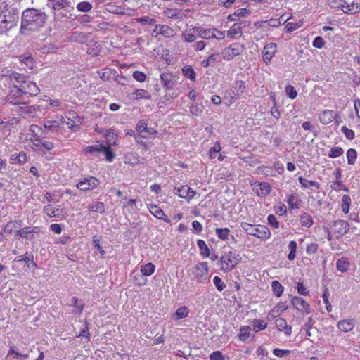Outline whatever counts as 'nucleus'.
Returning a JSON list of instances; mask_svg holds the SVG:
<instances>
[{
  "mask_svg": "<svg viewBox=\"0 0 360 360\" xmlns=\"http://www.w3.org/2000/svg\"><path fill=\"white\" fill-rule=\"evenodd\" d=\"M46 19L47 15L44 12L34 8L26 9L22 15L21 32L27 34L29 31L43 27Z\"/></svg>",
  "mask_w": 360,
  "mask_h": 360,
  "instance_id": "nucleus-1",
  "label": "nucleus"
},
{
  "mask_svg": "<svg viewBox=\"0 0 360 360\" xmlns=\"http://www.w3.org/2000/svg\"><path fill=\"white\" fill-rule=\"evenodd\" d=\"M241 260L240 254L236 250L224 253L220 259V269L224 272L231 271Z\"/></svg>",
  "mask_w": 360,
  "mask_h": 360,
  "instance_id": "nucleus-2",
  "label": "nucleus"
},
{
  "mask_svg": "<svg viewBox=\"0 0 360 360\" xmlns=\"http://www.w3.org/2000/svg\"><path fill=\"white\" fill-rule=\"evenodd\" d=\"M240 226L248 235L255 236L261 240H267L271 235L269 228L264 225H252L247 222H242Z\"/></svg>",
  "mask_w": 360,
  "mask_h": 360,
  "instance_id": "nucleus-3",
  "label": "nucleus"
},
{
  "mask_svg": "<svg viewBox=\"0 0 360 360\" xmlns=\"http://www.w3.org/2000/svg\"><path fill=\"white\" fill-rule=\"evenodd\" d=\"M18 16L9 10H4L0 13V34L6 33L17 25Z\"/></svg>",
  "mask_w": 360,
  "mask_h": 360,
  "instance_id": "nucleus-4",
  "label": "nucleus"
},
{
  "mask_svg": "<svg viewBox=\"0 0 360 360\" xmlns=\"http://www.w3.org/2000/svg\"><path fill=\"white\" fill-rule=\"evenodd\" d=\"M193 30L198 34L199 37L204 39L222 40L225 37V32L217 28L205 29L201 27H195Z\"/></svg>",
  "mask_w": 360,
  "mask_h": 360,
  "instance_id": "nucleus-5",
  "label": "nucleus"
},
{
  "mask_svg": "<svg viewBox=\"0 0 360 360\" xmlns=\"http://www.w3.org/2000/svg\"><path fill=\"white\" fill-rule=\"evenodd\" d=\"M243 51L244 46L240 43L235 42L222 50L221 56L224 60L230 61L235 57L240 56Z\"/></svg>",
  "mask_w": 360,
  "mask_h": 360,
  "instance_id": "nucleus-6",
  "label": "nucleus"
},
{
  "mask_svg": "<svg viewBox=\"0 0 360 360\" xmlns=\"http://www.w3.org/2000/svg\"><path fill=\"white\" fill-rule=\"evenodd\" d=\"M193 274L198 282L206 283L210 278L207 263L205 262H198L193 267Z\"/></svg>",
  "mask_w": 360,
  "mask_h": 360,
  "instance_id": "nucleus-7",
  "label": "nucleus"
},
{
  "mask_svg": "<svg viewBox=\"0 0 360 360\" xmlns=\"http://www.w3.org/2000/svg\"><path fill=\"white\" fill-rule=\"evenodd\" d=\"M292 307L302 314H309L312 309L309 303L302 297L293 296L290 300Z\"/></svg>",
  "mask_w": 360,
  "mask_h": 360,
  "instance_id": "nucleus-8",
  "label": "nucleus"
},
{
  "mask_svg": "<svg viewBox=\"0 0 360 360\" xmlns=\"http://www.w3.org/2000/svg\"><path fill=\"white\" fill-rule=\"evenodd\" d=\"M99 77L103 81L111 82L114 80L117 82H120L119 78L124 79L122 76L119 75L116 70L112 68H104L97 72Z\"/></svg>",
  "mask_w": 360,
  "mask_h": 360,
  "instance_id": "nucleus-9",
  "label": "nucleus"
},
{
  "mask_svg": "<svg viewBox=\"0 0 360 360\" xmlns=\"http://www.w3.org/2000/svg\"><path fill=\"white\" fill-rule=\"evenodd\" d=\"M99 184V180L97 178L89 176L79 181L76 186L82 191H87L96 188Z\"/></svg>",
  "mask_w": 360,
  "mask_h": 360,
  "instance_id": "nucleus-10",
  "label": "nucleus"
},
{
  "mask_svg": "<svg viewBox=\"0 0 360 360\" xmlns=\"http://www.w3.org/2000/svg\"><path fill=\"white\" fill-rule=\"evenodd\" d=\"M162 35L165 37L172 38L175 35V31L171 27L167 25L157 24L152 32L153 37Z\"/></svg>",
  "mask_w": 360,
  "mask_h": 360,
  "instance_id": "nucleus-11",
  "label": "nucleus"
},
{
  "mask_svg": "<svg viewBox=\"0 0 360 360\" xmlns=\"http://www.w3.org/2000/svg\"><path fill=\"white\" fill-rule=\"evenodd\" d=\"M277 52V44L274 42L266 44L262 51V59L266 65H269Z\"/></svg>",
  "mask_w": 360,
  "mask_h": 360,
  "instance_id": "nucleus-12",
  "label": "nucleus"
},
{
  "mask_svg": "<svg viewBox=\"0 0 360 360\" xmlns=\"http://www.w3.org/2000/svg\"><path fill=\"white\" fill-rule=\"evenodd\" d=\"M23 92L24 91H22L21 84L18 86L15 84H13L6 97L7 101L11 104H18L19 99L24 96Z\"/></svg>",
  "mask_w": 360,
  "mask_h": 360,
  "instance_id": "nucleus-13",
  "label": "nucleus"
},
{
  "mask_svg": "<svg viewBox=\"0 0 360 360\" xmlns=\"http://www.w3.org/2000/svg\"><path fill=\"white\" fill-rule=\"evenodd\" d=\"M174 194L181 198L186 199L190 201L195 195L196 192L190 188L188 185L176 186L174 189Z\"/></svg>",
  "mask_w": 360,
  "mask_h": 360,
  "instance_id": "nucleus-14",
  "label": "nucleus"
},
{
  "mask_svg": "<svg viewBox=\"0 0 360 360\" xmlns=\"http://www.w3.org/2000/svg\"><path fill=\"white\" fill-rule=\"evenodd\" d=\"M338 8L346 14H356L360 11V5L358 3L354 1H349V0H345L342 1L339 5Z\"/></svg>",
  "mask_w": 360,
  "mask_h": 360,
  "instance_id": "nucleus-15",
  "label": "nucleus"
},
{
  "mask_svg": "<svg viewBox=\"0 0 360 360\" xmlns=\"http://www.w3.org/2000/svg\"><path fill=\"white\" fill-rule=\"evenodd\" d=\"M136 130L139 134L137 136H141L143 139L148 138V136L146 134V132H149V134L153 136H155L157 134V131L154 128L148 127L147 124L144 121H140L137 123Z\"/></svg>",
  "mask_w": 360,
  "mask_h": 360,
  "instance_id": "nucleus-16",
  "label": "nucleus"
},
{
  "mask_svg": "<svg viewBox=\"0 0 360 360\" xmlns=\"http://www.w3.org/2000/svg\"><path fill=\"white\" fill-rule=\"evenodd\" d=\"M337 113L332 110H324L319 115V118L322 124L327 125L331 123L333 120L337 118Z\"/></svg>",
  "mask_w": 360,
  "mask_h": 360,
  "instance_id": "nucleus-17",
  "label": "nucleus"
},
{
  "mask_svg": "<svg viewBox=\"0 0 360 360\" xmlns=\"http://www.w3.org/2000/svg\"><path fill=\"white\" fill-rule=\"evenodd\" d=\"M39 232V228L37 226H27L22 228L16 232V237L32 240L33 233Z\"/></svg>",
  "mask_w": 360,
  "mask_h": 360,
  "instance_id": "nucleus-18",
  "label": "nucleus"
},
{
  "mask_svg": "<svg viewBox=\"0 0 360 360\" xmlns=\"http://www.w3.org/2000/svg\"><path fill=\"white\" fill-rule=\"evenodd\" d=\"M335 233L338 234V236L345 235L349 229V224L345 220L339 219L333 222V224Z\"/></svg>",
  "mask_w": 360,
  "mask_h": 360,
  "instance_id": "nucleus-19",
  "label": "nucleus"
},
{
  "mask_svg": "<svg viewBox=\"0 0 360 360\" xmlns=\"http://www.w3.org/2000/svg\"><path fill=\"white\" fill-rule=\"evenodd\" d=\"M22 88L23 95L37 96L39 93V88L37 85L32 82L25 80L23 84H21Z\"/></svg>",
  "mask_w": 360,
  "mask_h": 360,
  "instance_id": "nucleus-20",
  "label": "nucleus"
},
{
  "mask_svg": "<svg viewBox=\"0 0 360 360\" xmlns=\"http://www.w3.org/2000/svg\"><path fill=\"white\" fill-rule=\"evenodd\" d=\"M253 190L259 196L264 197L269 194L271 186L266 182L255 183Z\"/></svg>",
  "mask_w": 360,
  "mask_h": 360,
  "instance_id": "nucleus-21",
  "label": "nucleus"
},
{
  "mask_svg": "<svg viewBox=\"0 0 360 360\" xmlns=\"http://www.w3.org/2000/svg\"><path fill=\"white\" fill-rule=\"evenodd\" d=\"M275 324L276 328L279 331L283 332L285 335L290 336L291 335L292 327L287 323V321L285 319L281 317L276 319L275 321Z\"/></svg>",
  "mask_w": 360,
  "mask_h": 360,
  "instance_id": "nucleus-22",
  "label": "nucleus"
},
{
  "mask_svg": "<svg viewBox=\"0 0 360 360\" xmlns=\"http://www.w3.org/2000/svg\"><path fill=\"white\" fill-rule=\"evenodd\" d=\"M148 209L150 212L156 218L162 219L164 221L167 223L170 221L169 217L165 214L164 211L162 209H160L158 206L155 205H149Z\"/></svg>",
  "mask_w": 360,
  "mask_h": 360,
  "instance_id": "nucleus-23",
  "label": "nucleus"
},
{
  "mask_svg": "<svg viewBox=\"0 0 360 360\" xmlns=\"http://www.w3.org/2000/svg\"><path fill=\"white\" fill-rule=\"evenodd\" d=\"M288 304L285 302L278 303L268 314V318H276L283 311L287 310Z\"/></svg>",
  "mask_w": 360,
  "mask_h": 360,
  "instance_id": "nucleus-24",
  "label": "nucleus"
},
{
  "mask_svg": "<svg viewBox=\"0 0 360 360\" xmlns=\"http://www.w3.org/2000/svg\"><path fill=\"white\" fill-rule=\"evenodd\" d=\"M47 6L53 10H60L70 6L68 0H49Z\"/></svg>",
  "mask_w": 360,
  "mask_h": 360,
  "instance_id": "nucleus-25",
  "label": "nucleus"
},
{
  "mask_svg": "<svg viewBox=\"0 0 360 360\" xmlns=\"http://www.w3.org/2000/svg\"><path fill=\"white\" fill-rule=\"evenodd\" d=\"M242 34V26L239 23H234L227 31V37L230 39H237Z\"/></svg>",
  "mask_w": 360,
  "mask_h": 360,
  "instance_id": "nucleus-26",
  "label": "nucleus"
},
{
  "mask_svg": "<svg viewBox=\"0 0 360 360\" xmlns=\"http://www.w3.org/2000/svg\"><path fill=\"white\" fill-rule=\"evenodd\" d=\"M337 326L343 332L351 331L354 327V320L353 319L341 320L338 321Z\"/></svg>",
  "mask_w": 360,
  "mask_h": 360,
  "instance_id": "nucleus-27",
  "label": "nucleus"
},
{
  "mask_svg": "<svg viewBox=\"0 0 360 360\" xmlns=\"http://www.w3.org/2000/svg\"><path fill=\"white\" fill-rule=\"evenodd\" d=\"M43 210L49 217H60L63 215V210L62 209L54 208L50 205H46Z\"/></svg>",
  "mask_w": 360,
  "mask_h": 360,
  "instance_id": "nucleus-28",
  "label": "nucleus"
},
{
  "mask_svg": "<svg viewBox=\"0 0 360 360\" xmlns=\"http://www.w3.org/2000/svg\"><path fill=\"white\" fill-rule=\"evenodd\" d=\"M5 77H8L13 84L17 83L19 84L18 86L23 84L26 80V77L24 75L15 72H11L8 75H5Z\"/></svg>",
  "mask_w": 360,
  "mask_h": 360,
  "instance_id": "nucleus-29",
  "label": "nucleus"
},
{
  "mask_svg": "<svg viewBox=\"0 0 360 360\" xmlns=\"http://www.w3.org/2000/svg\"><path fill=\"white\" fill-rule=\"evenodd\" d=\"M189 309L186 306L179 307L172 318L175 321L186 318L189 314Z\"/></svg>",
  "mask_w": 360,
  "mask_h": 360,
  "instance_id": "nucleus-30",
  "label": "nucleus"
},
{
  "mask_svg": "<svg viewBox=\"0 0 360 360\" xmlns=\"http://www.w3.org/2000/svg\"><path fill=\"white\" fill-rule=\"evenodd\" d=\"M250 327L249 326H243L239 329L238 339L240 341L246 342L250 337Z\"/></svg>",
  "mask_w": 360,
  "mask_h": 360,
  "instance_id": "nucleus-31",
  "label": "nucleus"
},
{
  "mask_svg": "<svg viewBox=\"0 0 360 360\" xmlns=\"http://www.w3.org/2000/svg\"><path fill=\"white\" fill-rule=\"evenodd\" d=\"M337 269L341 273H345L349 267V262L347 258L342 257L338 259L336 262Z\"/></svg>",
  "mask_w": 360,
  "mask_h": 360,
  "instance_id": "nucleus-32",
  "label": "nucleus"
},
{
  "mask_svg": "<svg viewBox=\"0 0 360 360\" xmlns=\"http://www.w3.org/2000/svg\"><path fill=\"white\" fill-rule=\"evenodd\" d=\"M197 245L200 250V253L203 257H208L210 255V250L206 243L201 239L197 240Z\"/></svg>",
  "mask_w": 360,
  "mask_h": 360,
  "instance_id": "nucleus-33",
  "label": "nucleus"
},
{
  "mask_svg": "<svg viewBox=\"0 0 360 360\" xmlns=\"http://www.w3.org/2000/svg\"><path fill=\"white\" fill-rule=\"evenodd\" d=\"M298 181L304 188H309L311 187H315L316 189H319L320 184L314 181L307 180L302 176L298 178Z\"/></svg>",
  "mask_w": 360,
  "mask_h": 360,
  "instance_id": "nucleus-34",
  "label": "nucleus"
},
{
  "mask_svg": "<svg viewBox=\"0 0 360 360\" xmlns=\"http://www.w3.org/2000/svg\"><path fill=\"white\" fill-rule=\"evenodd\" d=\"M245 90V85L244 82L240 80L236 81L233 86V94L238 98Z\"/></svg>",
  "mask_w": 360,
  "mask_h": 360,
  "instance_id": "nucleus-35",
  "label": "nucleus"
},
{
  "mask_svg": "<svg viewBox=\"0 0 360 360\" xmlns=\"http://www.w3.org/2000/svg\"><path fill=\"white\" fill-rule=\"evenodd\" d=\"M132 98L134 99L139 100V99H150V94L148 91L144 89H136L132 93Z\"/></svg>",
  "mask_w": 360,
  "mask_h": 360,
  "instance_id": "nucleus-36",
  "label": "nucleus"
},
{
  "mask_svg": "<svg viewBox=\"0 0 360 360\" xmlns=\"http://www.w3.org/2000/svg\"><path fill=\"white\" fill-rule=\"evenodd\" d=\"M298 198L297 194L291 193L286 195V202L289 205L290 209L294 210L297 209L299 207V205L297 203Z\"/></svg>",
  "mask_w": 360,
  "mask_h": 360,
  "instance_id": "nucleus-37",
  "label": "nucleus"
},
{
  "mask_svg": "<svg viewBox=\"0 0 360 360\" xmlns=\"http://www.w3.org/2000/svg\"><path fill=\"white\" fill-rule=\"evenodd\" d=\"M140 270L143 276H149L155 272V266L153 263L148 262L142 265Z\"/></svg>",
  "mask_w": 360,
  "mask_h": 360,
  "instance_id": "nucleus-38",
  "label": "nucleus"
},
{
  "mask_svg": "<svg viewBox=\"0 0 360 360\" xmlns=\"http://www.w3.org/2000/svg\"><path fill=\"white\" fill-rule=\"evenodd\" d=\"M125 163L136 165L139 163V155L136 153H129L124 156Z\"/></svg>",
  "mask_w": 360,
  "mask_h": 360,
  "instance_id": "nucleus-39",
  "label": "nucleus"
},
{
  "mask_svg": "<svg viewBox=\"0 0 360 360\" xmlns=\"http://www.w3.org/2000/svg\"><path fill=\"white\" fill-rule=\"evenodd\" d=\"M102 150H103V145L96 144L94 146H86L83 149V151L84 153H91L96 155L97 153H101Z\"/></svg>",
  "mask_w": 360,
  "mask_h": 360,
  "instance_id": "nucleus-40",
  "label": "nucleus"
},
{
  "mask_svg": "<svg viewBox=\"0 0 360 360\" xmlns=\"http://www.w3.org/2000/svg\"><path fill=\"white\" fill-rule=\"evenodd\" d=\"M271 288H272L273 294L276 297H281L284 290V288L278 281H272Z\"/></svg>",
  "mask_w": 360,
  "mask_h": 360,
  "instance_id": "nucleus-41",
  "label": "nucleus"
},
{
  "mask_svg": "<svg viewBox=\"0 0 360 360\" xmlns=\"http://www.w3.org/2000/svg\"><path fill=\"white\" fill-rule=\"evenodd\" d=\"M351 198L348 195H343L341 200V208L345 214H348L351 205Z\"/></svg>",
  "mask_w": 360,
  "mask_h": 360,
  "instance_id": "nucleus-42",
  "label": "nucleus"
},
{
  "mask_svg": "<svg viewBox=\"0 0 360 360\" xmlns=\"http://www.w3.org/2000/svg\"><path fill=\"white\" fill-rule=\"evenodd\" d=\"M230 230L228 228H217L215 230V234L222 240H226L229 238L230 236Z\"/></svg>",
  "mask_w": 360,
  "mask_h": 360,
  "instance_id": "nucleus-43",
  "label": "nucleus"
},
{
  "mask_svg": "<svg viewBox=\"0 0 360 360\" xmlns=\"http://www.w3.org/2000/svg\"><path fill=\"white\" fill-rule=\"evenodd\" d=\"M11 160L20 165L27 162V157L25 153L20 152L19 153H13L11 155Z\"/></svg>",
  "mask_w": 360,
  "mask_h": 360,
  "instance_id": "nucleus-44",
  "label": "nucleus"
},
{
  "mask_svg": "<svg viewBox=\"0 0 360 360\" xmlns=\"http://www.w3.org/2000/svg\"><path fill=\"white\" fill-rule=\"evenodd\" d=\"M19 60L30 69L34 67V58L30 54H24L19 56Z\"/></svg>",
  "mask_w": 360,
  "mask_h": 360,
  "instance_id": "nucleus-45",
  "label": "nucleus"
},
{
  "mask_svg": "<svg viewBox=\"0 0 360 360\" xmlns=\"http://www.w3.org/2000/svg\"><path fill=\"white\" fill-rule=\"evenodd\" d=\"M303 24V21L302 20H299L298 21H296V22H287L286 25H285V32H292L297 29H299L300 27H302Z\"/></svg>",
  "mask_w": 360,
  "mask_h": 360,
  "instance_id": "nucleus-46",
  "label": "nucleus"
},
{
  "mask_svg": "<svg viewBox=\"0 0 360 360\" xmlns=\"http://www.w3.org/2000/svg\"><path fill=\"white\" fill-rule=\"evenodd\" d=\"M30 143L28 146L35 150H42V141L39 138V136H34V138H30Z\"/></svg>",
  "mask_w": 360,
  "mask_h": 360,
  "instance_id": "nucleus-47",
  "label": "nucleus"
},
{
  "mask_svg": "<svg viewBox=\"0 0 360 360\" xmlns=\"http://www.w3.org/2000/svg\"><path fill=\"white\" fill-rule=\"evenodd\" d=\"M195 33L196 32L193 30V28L183 32L182 37L184 41L188 43L195 41L196 39Z\"/></svg>",
  "mask_w": 360,
  "mask_h": 360,
  "instance_id": "nucleus-48",
  "label": "nucleus"
},
{
  "mask_svg": "<svg viewBox=\"0 0 360 360\" xmlns=\"http://www.w3.org/2000/svg\"><path fill=\"white\" fill-rule=\"evenodd\" d=\"M297 243L294 240H292L289 243L288 248L290 250V252L288 255V259L290 261L295 259L296 257V251H297Z\"/></svg>",
  "mask_w": 360,
  "mask_h": 360,
  "instance_id": "nucleus-49",
  "label": "nucleus"
},
{
  "mask_svg": "<svg viewBox=\"0 0 360 360\" xmlns=\"http://www.w3.org/2000/svg\"><path fill=\"white\" fill-rule=\"evenodd\" d=\"M183 75L192 81L195 79V72L191 66H186L182 69Z\"/></svg>",
  "mask_w": 360,
  "mask_h": 360,
  "instance_id": "nucleus-50",
  "label": "nucleus"
},
{
  "mask_svg": "<svg viewBox=\"0 0 360 360\" xmlns=\"http://www.w3.org/2000/svg\"><path fill=\"white\" fill-rule=\"evenodd\" d=\"M300 222L302 226L310 227L313 224V219L309 214L304 213L300 217Z\"/></svg>",
  "mask_w": 360,
  "mask_h": 360,
  "instance_id": "nucleus-51",
  "label": "nucleus"
},
{
  "mask_svg": "<svg viewBox=\"0 0 360 360\" xmlns=\"http://www.w3.org/2000/svg\"><path fill=\"white\" fill-rule=\"evenodd\" d=\"M89 210L90 212H97L99 213H103L105 212L104 203L102 202H97L96 203H94L89 207Z\"/></svg>",
  "mask_w": 360,
  "mask_h": 360,
  "instance_id": "nucleus-52",
  "label": "nucleus"
},
{
  "mask_svg": "<svg viewBox=\"0 0 360 360\" xmlns=\"http://www.w3.org/2000/svg\"><path fill=\"white\" fill-rule=\"evenodd\" d=\"M266 326V323L263 320L255 319L253 321L252 328L255 332H259L260 330H264Z\"/></svg>",
  "mask_w": 360,
  "mask_h": 360,
  "instance_id": "nucleus-53",
  "label": "nucleus"
},
{
  "mask_svg": "<svg viewBox=\"0 0 360 360\" xmlns=\"http://www.w3.org/2000/svg\"><path fill=\"white\" fill-rule=\"evenodd\" d=\"M101 153H103L105 156V159L108 162H111L113 161L115 155L109 146H103V150Z\"/></svg>",
  "mask_w": 360,
  "mask_h": 360,
  "instance_id": "nucleus-54",
  "label": "nucleus"
},
{
  "mask_svg": "<svg viewBox=\"0 0 360 360\" xmlns=\"http://www.w3.org/2000/svg\"><path fill=\"white\" fill-rule=\"evenodd\" d=\"M77 8L80 12H88L92 9V5L89 1H82L77 4Z\"/></svg>",
  "mask_w": 360,
  "mask_h": 360,
  "instance_id": "nucleus-55",
  "label": "nucleus"
},
{
  "mask_svg": "<svg viewBox=\"0 0 360 360\" xmlns=\"http://www.w3.org/2000/svg\"><path fill=\"white\" fill-rule=\"evenodd\" d=\"M21 226V221H15L8 222L4 229L5 232L11 233L14 229Z\"/></svg>",
  "mask_w": 360,
  "mask_h": 360,
  "instance_id": "nucleus-56",
  "label": "nucleus"
},
{
  "mask_svg": "<svg viewBox=\"0 0 360 360\" xmlns=\"http://www.w3.org/2000/svg\"><path fill=\"white\" fill-rule=\"evenodd\" d=\"M343 154V149L340 147H333L329 153L328 156L331 158L340 157Z\"/></svg>",
  "mask_w": 360,
  "mask_h": 360,
  "instance_id": "nucleus-57",
  "label": "nucleus"
},
{
  "mask_svg": "<svg viewBox=\"0 0 360 360\" xmlns=\"http://www.w3.org/2000/svg\"><path fill=\"white\" fill-rule=\"evenodd\" d=\"M356 152L354 149L350 148L347 151L348 164L354 165L356 159Z\"/></svg>",
  "mask_w": 360,
  "mask_h": 360,
  "instance_id": "nucleus-58",
  "label": "nucleus"
},
{
  "mask_svg": "<svg viewBox=\"0 0 360 360\" xmlns=\"http://www.w3.org/2000/svg\"><path fill=\"white\" fill-rule=\"evenodd\" d=\"M137 22L141 23V25H154L155 22V20L154 18H151L148 16H143L140 18H137L135 19Z\"/></svg>",
  "mask_w": 360,
  "mask_h": 360,
  "instance_id": "nucleus-59",
  "label": "nucleus"
},
{
  "mask_svg": "<svg viewBox=\"0 0 360 360\" xmlns=\"http://www.w3.org/2000/svg\"><path fill=\"white\" fill-rule=\"evenodd\" d=\"M329 295L330 294L328 290L325 289L322 295V298L324 304H326V309L327 310V311L330 312L332 311V306L328 300Z\"/></svg>",
  "mask_w": 360,
  "mask_h": 360,
  "instance_id": "nucleus-60",
  "label": "nucleus"
},
{
  "mask_svg": "<svg viewBox=\"0 0 360 360\" xmlns=\"http://www.w3.org/2000/svg\"><path fill=\"white\" fill-rule=\"evenodd\" d=\"M285 94L290 99H295L297 96V92L294 86L292 85H287L285 86Z\"/></svg>",
  "mask_w": 360,
  "mask_h": 360,
  "instance_id": "nucleus-61",
  "label": "nucleus"
},
{
  "mask_svg": "<svg viewBox=\"0 0 360 360\" xmlns=\"http://www.w3.org/2000/svg\"><path fill=\"white\" fill-rule=\"evenodd\" d=\"M59 127L60 124L57 120H47L44 123V127L49 130L58 129Z\"/></svg>",
  "mask_w": 360,
  "mask_h": 360,
  "instance_id": "nucleus-62",
  "label": "nucleus"
},
{
  "mask_svg": "<svg viewBox=\"0 0 360 360\" xmlns=\"http://www.w3.org/2000/svg\"><path fill=\"white\" fill-rule=\"evenodd\" d=\"M171 76L167 73H162L160 75L161 82L163 84V86L169 89L171 88L170 82H171Z\"/></svg>",
  "mask_w": 360,
  "mask_h": 360,
  "instance_id": "nucleus-63",
  "label": "nucleus"
},
{
  "mask_svg": "<svg viewBox=\"0 0 360 360\" xmlns=\"http://www.w3.org/2000/svg\"><path fill=\"white\" fill-rule=\"evenodd\" d=\"M221 150L219 142L217 141L214 146L210 149V158L214 159L217 157V153Z\"/></svg>",
  "mask_w": 360,
  "mask_h": 360,
  "instance_id": "nucleus-64",
  "label": "nucleus"
}]
</instances>
